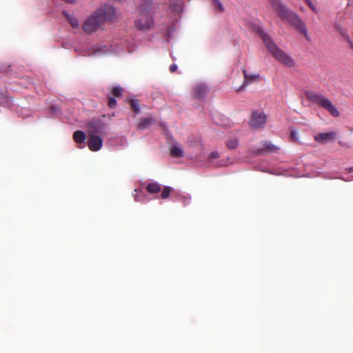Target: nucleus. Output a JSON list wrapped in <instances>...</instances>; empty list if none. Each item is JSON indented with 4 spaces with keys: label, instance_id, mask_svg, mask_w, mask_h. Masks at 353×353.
<instances>
[{
    "label": "nucleus",
    "instance_id": "1",
    "mask_svg": "<svg viewBox=\"0 0 353 353\" xmlns=\"http://www.w3.org/2000/svg\"><path fill=\"white\" fill-rule=\"evenodd\" d=\"M73 48L79 55L95 57L105 54L119 55L127 51L123 44L115 46L92 45L88 41L78 43L73 46Z\"/></svg>",
    "mask_w": 353,
    "mask_h": 353
},
{
    "label": "nucleus",
    "instance_id": "2",
    "mask_svg": "<svg viewBox=\"0 0 353 353\" xmlns=\"http://www.w3.org/2000/svg\"><path fill=\"white\" fill-rule=\"evenodd\" d=\"M114 17V7L107 4L86 19L83 29L85 32L91 34L96 32L105 21L111 20Z\"/></svg>",
    "mask_w": 353,
    "mask_h": 353
},
{
    "label": "nucleus",
    "instance_id": "3",
    "mask_svg": "<svg viewBox=\"0 0 353 353\" xmlns=\"http://www.w3.org/2000/svg\"><path fill=\"white\" fill-rule=\"evenodd\" d=\"M256 31L263 40L267 50L278 61L288 68H292L295 65L294 59L285 52L279 48L274 43L272 38L266 33L261 27L257 26Z\"/></svg>",
    "mask_w": 353,
    "mask_h": 353
},
{
    "label": "nucleus",
    "instance_id": "4",
    "mask_svg": "<svg viewBox=\"0 0 353 353\" xmlns=\"http://www.w3.org/2000/svg\"><path fill=\"white\" fill-rule=\"evenodd\" d=\"M156 8L152 0H143L139 6L138 17L135 26L141 31L150 30L154 26L153 15Z\"/></svg>",
    "mask_w": 353,
    "mask_h": 353
},
{
    "label": "nucleus",
    "instance_id": "5",
    "mask_svg": "<svg viewBox=\"0 0 353 353\" xmlns=\"http://www.w3.org/2000/svg\"><path fill=\"white\" fill-rule=\"evenodd\" d=\"M268 1L271 7L278 12V14L282 19L289 21L292 25L295 26L299 32L304 34L306 39H308L307 28L305 23L294 12L290 11L285 6L281 0Z\"/></svg>",
    "mask_w": 353,
    "mask_h": 353
},
{
    "label": "nucleus",
    "instance_id": "6",
    "mask_svg": "<svg viewBox=\"0 0 353 353\" xmlns=\"http://www.w3.org/2000/svg\"><path fill=\"white\" fill-rule=\"evenodd\" d=\"M305 96L310 101L326 110L333 117H337L340 115L339 110L333 105L332 102L325 96L312 91L306 92Z\"/></svg>",
    "mask_w": 353,
    "mask_h": 353
},
{
    "label": "nucleus",
    "instance_id": "7",
    "mask_svg": "<svg viewBox=\"0 0 353 353\" xmlns=\"http://www.w3.org/2000/svg\"><path fill=\"white\" fill-rule=\"evenodd\" d=\"M267 123V115L263 111L256 110L252 114L250 125L255 129L263 128Z\"/></svg>",
    "mask_w": 353,
    "mask_h": 353
},
{
    "label": "nucleus",
    "instance_id": "8",
    "mask_svg": "<svg viewBox=\"0 0 353 353\" xmlns=\"http://www.w3.org/2000/svg\"><path fill=\"white\" fill-rule=\"evenodd\" d=\"M88 134H105L106 125L99 120L91 121L88 123Z\"/></svg>",
    "mask_w": 353,
    "mask_h": 353
},
{
    "label": "nucleus",
    "instance_id": "9",
    "mask_svg": "<svg viewBox=\"0 0 353 353\" xmlns=\"http://www.w3.org/2000/svg\"><path fill=\"white\" fill-rule=\"evenodd\" d=\"M243 72L244 75V81L243 84L238 89H236V91L238 92L243 90L247 85L254 82H256L260 78L259 74L248 72L245 69L243 70Z\"/></svg>",
    "mask_w": 353,
    "mask_h": 353
},
{
    "label": "nucleus",
    "instance_id": "10",
    "mask_svg": "<svg viewBox=\"0 0 353 353\" xmlns=\"http://www.w3.org/2000/svg\"><path fill=\"white\" fill-rule=\"evenodd\" d=\"M89 137L87 141L89 149L92 152L99 151L103 145L102 138L97 134H88Z\"/></svg>",
    "mask_w": 353,
    "mask_h": 353
},
{
    "label": "nucleus",
    "instance_id": "11",
    "mask_svg": "<svg viewBox=\"0 0 353 353\" xmlns=\"http://www.w3.org/2000/svg\"><path fill=\"white\" fill-rule=\"evenodd\" d=\"M261 148L255 150V154L258 155H265L269 152H274L279 150V147L272 144L268 141H263L261 143Z\"/></svg>",
    "mask_w": 353,
    "mask_h": 353
},
{
    "label": "nucleus",
    "instance_id": "12",
    "mask_svg": "<svg viewBox=\"0 0 353 353\" xmlns=\"http://www.w3.org/2000/svg\"><path fill=\"white\" fill-rule=\"evenodd\" d=\"M209 91V87L204 83H199L194 88V93L199 99H203Z\"/></svg>",
    "mask_w": 353,
    "mask_h": 353
},
{
    "label": "nucleus",
    "instance_id": "13",
    "mask_svg": "<svg viewBox=\"0 0 353 353\" xmlns=\"http://www.w3.org/2000/svg\"><path fill=\"white\" fill-rule=\"evenodd\" d=\"M335 30L341 34L342 38L348 43L350 47L353 50V41L350 39L347 30L340 23L335 22L334 24Z\"/></svg>",
    "mask_w": 353,
    "mask_h": 353
},
{
    "label": "nucleus",
    "instance_id": "14",
    "mask_svg": "<svg viewBox=\"0 0 353 353\" xmlns=\"http://www.w3.org/2000/svg\"><path fill=\"white\" fill-rule=\"evenodd\" d=\"M335 133L334 132H322L314 137L315 140L321 143H326L331 142L335 137Z\"/></svg>",
    "mask_w": 353,
    "mask_h": 353
},
{
    "label": "nucleus",
    "instance_id": "15",
    "mask_svg": "<svg viewBox=\"0 0 353 353\" xmlns=\"http://www.w3.org/2000/svg\"><path fill=\"white\" fill-rule=\"evenodd\" d=\"M171 155L174 157L181 158L184 156V151L181 145L177 142L174 143L170 149Z\"/></svg>",
    "mask_w": 353,
    "mask_h": 353
},
{
    "label": "nucleus",
    "instance_id": "16",
    "mask_svg": "<svg viewBox=\"0 0 353 353\" xmlns=\"http://www.w3.org/2000/svg\"><path fill=\"white\" fill-rule=\"evenodd\" d=\"M174 201H181L183 205L185 206L190 203L191 196L188 194H183L179 192H174Z\"/></svg>",
    "mask_w": 353,
    "mask_h": 353
},
{
    "label": "nucleus",
    "instance_id": "17",
    "mask_svg": "<svg viewBox=\"0 0 353 353\" xmlns=\"http://www.w3.org/2000/svg\"><path fill=\"white\" fill-rule=\"evenodd\" d=\"M183 1L181 0H174L170 1V9L172 12L180 13L183 11Z\"/></svg>",
    "mask_w": 353,
    "mask_h": 353
},
{
    "label": "nucleus",
    "instance_id": "18",
    "mask_svg": "<svg viewBox=\"0 0 353 353\" xmlns=\"http://www.w3.org/2000/svg\"><path fill=\"white\" fill-rule=\"evenodd\" d=\"M63 14L65 17L73 28H79V21L76 17H74L72 14H69L65 10L63 11Z\"/></svg>",
    "mask_w": 353,
    "mask_h": 353
},
{
    "label": "nucleus",
    "instance_id": "19",
    "mask_svg": "<svg viewBox=\"0 0 353 353\" xmlns=\"http://www.w3.org/2000/svg\"><path fill=\"white\" fill-rule=\"evenodd\" d=\"M73 139L77 143H83L86 139V135L82 130H77L73 133Z\"/></svg>",
    "mask_w": 353,
    "mask_h": 353
},
{
    "label": "nucleus",
    "instance_id": "20",
    "mask_svg": "<svg viewBox=\"0 0 353 353\" xmlns=\"http://www.w3.org/2000/svg\"><path fill=\"white\" fill-rule=\"evenodd\" d=\"M154 123V119L153 118H145L139 123L138 128L140 130H145L149 128Z\"/></svg>",
    "mask_w": 353,
    "mask_h": 353
},
{
    "label": "nucleus",
    "instance_id": "21",
    "mask_svg": "<svg viewBox=\"0 0 353 353\" xmlns=\"http://www.w3.org/2000/svg\"><path fill=\"white\" fill-rule=\"evenodd\" d=\"M146 189L148 192L154 194L158 193L161 190L160 184L157 182L150 183L147 185Z\"/></svg>",
    "mask_w": 353,
    "mask_h": 353
},
{
    "label": "nucleus",
    "instance_id": "22",
    "mask_svg": "<svg viewBox=\"0 0 353 353\" xmlns=\"http://www.w3.org/2000/svg\"><path fill=\"white\" fill-rule=\"evenodd\" d=\"M134 192L136 193L134 194V198L136 201L141 202V203L147 202L148 199H147L146 196L143 191H142V190L138 191L137 189H135Z\"/></svg>",
    "mask_w": 353,
    "mask_h": 353
},
{
    "label": "nucleus",
    "instance_id": "23",
    "mask_svg": "<svg viewBox=\"0 0 353 353\" xmlns=\"http://www.w3.org/2000/svg\"><path fill=\"white\" fill-rule=\"evenodd\" d=\"M346 170L348 173H352L353 174V166L346 168ZM333 179H339L341 180H343L344 181H353V175H350L348 176H334Z\"/></svg>",
    "mask_w": 353,
    "mask_h": 353
},
{
    "label": "nucleus",
    "instance_id": "24",
    "mask_svg": "<svg viewBox=\"0 0 353 353\" xmlns=\"http://www.w3.org/2000/svg\"><path fill=\"white\" fill-rule=\"evenodd\" d=\"M226 145L229 149H236L239 145V141L236 138H232L228 141H227Z\"/></svg>",
    "mask_w": 353,
    "mask_h": 353
},
{
    "label": "nucleus",
    "instance_id": "25",
    "mask_svg": "<svg viewBox=\"0 0 353 353\" xmlns=\"http://www.w3.org/2000/svg\"><path fill=\"white\" fill-rule=\"evenodd\" d=\"M173 188L170 186H165L161 194V197L163 199H165L169 197L171 192L172 191Z\"/></svg>",
    "mask_w": 353,
    "mask_h": 353
},
{
    "label": "nucleus",
    "instance_id": "26",
    "mask_svg": "<svg viewBox=\"0 0 353 353\" xmlns=\"http://www.w3.org/2000/svg\"><path fill=\"white\" fill-rule=\"evenodd\" d=\"M130 105L135 113L137 114L140 112V107L137 99H132L130 101Z\"/></svg>",
    "mask_w": 353,
    "mask_h": 353
},
{
    "label": "nucleus",
    "instance_id": "27",
    "mask_svg": "<svg viewBox=\"0 0 353 353\" xmlns=\"http://www.w3.org/2000/svg\"><path fill=\"white\" fill-rule=\"evenodd\" d=\"M261 170L264 172H268L272 174L280 175L283 174V172L280 170H270L268 168H261Z\"/></svg>",
    "mask_w": 353,
    "mask_h": 353
},
{
    "label": "nucleus",
    "instance_id": "28",
    "mask_svg": "<svg viewBox=\"0 0 353 353\" xmlns=\"http://www.w3.org/2000/svg\"><path fill=\"white\" fill-rule=\"evenodd\" d=\"M123 88L121 86H116L112 89V94L115 97H119L122 94Z\"/></svg>",
    "mask_w": 353,
    "mask_h": 353
},
{
    "label": "nucleus",
    "instance_id": "29",
    "mask_svg": "<svg viewBox=\"0 0 353 353\" xmlns=\"http://www.w3.org/2000/svg\"><path fill=\"white\" fill-rule=\"evenodd\" d=\"M50 113L52 114H56V115H58L59 113H60V109H59V107L58 105H52L50 108Z\"/></svg>",
    "mask_w": 353,
    "mask_h": 353
},
{
    "label": "nucleus",
    "instance_id": "30",
    "mask_svg": "<svg viewBox=\"0 0 353 353\" xmlns=\"http://www.w3.org/2000/svg\"><path fill=\"white\" fill-rule=\"evenodd\" d=\"M108 105L110 108H114L117 105V100L114 97H110L108 100Z\"/></svg>",
    "mask_w": 353,
    "mask_h": 353
},
{
    "label": "nucleus",
    "instance_id": "31",
    "mask_svg": "<svg viewBox=\"0 0 353 353\" xmlns=\"http://www.w3.org/2000/svg\"><path fill=\"white\" fill-rule=\"evenodd\" d=\"M214 5L216 6L218 10L220 12H223L224 10V8L220 0H213Z\"/></svg>",
    "mask_w": 353,
    "mask_h": 353
},
{
    "label": "nucleus",
    "instance_id": "32",
    "mask_svg": "<svg viewBox=\"0 0 353 353\" xmlns=\"http://www.w3.org/2000/svg\"><path fill=\"white\" fill-rule=\"evenodd\" d=\"M291 138L294 139V141H299V132L295 130H292L290 133Z\"/></svg>",
    "mask_w": 353,
    "mask_h": 353
},
{
    "label": "nucleus",
    "instance_id": "33",
    "mask_svg": "<svg viewBox=\"0 0 353 353\" xmlns=\"http://www.w3.org/2000/svg\"><path fill=\"white\" fill-rule=\"evenodd\" d=\"M219 157V154L217 151H213L210 153L209 159L212 161L214 159H217Z\"/></svg>",
    "mask_w": 353,
    "mask_h": 353
},
{
    "label": "nucleus",
    "instance_id": "34",
    "mask_svg": "<svg viewBox=\"0 0 353 353\" xmlns=\"http://www.w3.org/2000/svg\"><path fill=\"white\" fill-rule=\"evenodd\" d=\"M174 28L173 27L168 28V29H167V35L169 37H171L172 34L174 32Z\"/></svg>",
    "mask_w": 353,
    "mask_h": 353
},
{
    "label": "nucleus",
    "instance_id": "35",
    "mask_svg": "<svg viewBox=\"0 0 353 353\" xmlns=\"http://www.w3.org/2000/svg\"><path fill=\"white\" fill-rule=\"evenodd\" d=\"M230 159L225 160V161H221L220 163L217 165V166H227L229 164Z\"/></svg>",
    "mask_w": 353,
    "mask_h": 353
},
{
    "label": "nucleus",
    "instance_id": "36",
    "mask_svg": "<svg viewBox=\"0 0 353 353\" xmlns=\"http://www.w3.org/2000/svg\"><path fill=\"white\" fill-rule=\"evenodd\" d=\"M176 70H177V65H176V64H172V65L170 66V72H175Z\"/></svg>",
    "mask_w": 353,
    "mask_h": 353
},
{
    "label": "nucleus",
    "instance_id": "37",
    "mask_svg": "<svg viewBox=\"0 0 353 353\" xmlns=\"http://www.w3.org/2000/svg\"><path fill=\"white\" fill-rule=\"evenodd\" d=\"M307 3H308L309 6L311 8V9L314 11V12H316V7L312 4V3L308 0V1H306Z\"/></svg>",
    "mask_w": 353,
    "mask_h": 353
},
{
    "label": "nucleus",
    "instance_id": "38",
    "mask_svg": "<svg viewBox=\"0 0 353 353\" xmlns=\"http://www.w3.org/2000/svg\"><path fill=\"white\" fill-rule=\"evenodd\" d=\"M68 3H74L77 0H64Z\"/></svg>",
    "mask_w": 353,
    "mask_h": 353
}]
</instances>
